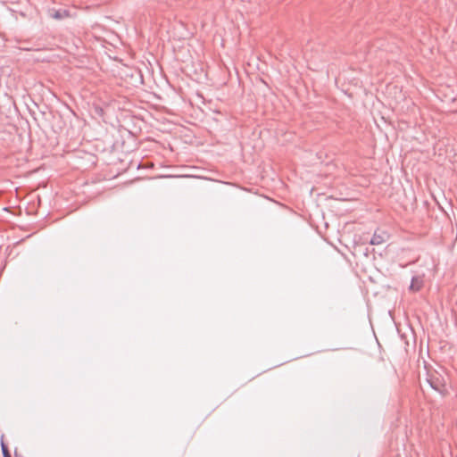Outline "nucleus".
I'll return each instance as SVG.
<instances>
[{
    "label": "nucleus",
    "mask_w": 457,
    "mask_h": 457,
    "mask_svg": "<svg viewBox=\"0 0 457 457\" xmlns=\"http://www.w3.org/2000/svg\"><path fill=\"white\" fill-rule=\"evenodd\" d=\"M387 235L386 232L380 231V232H375L373 237L370 239V244L373 245H382L386 241Z\"/></svg>",
    "instance_id": "1"
},
{
    "label": "nucleus",
    "mask_w": 457,
    "mask_h": 457,
    "mask_svg": "<svg viewBox=\"0 0 457 457\" xmlns=\"http://www.w3.org/2000/svg\"><path fill=\"white\" fill-rule=\"evenodd\" d=\"M422 287V281L420 278H413L410 286V289L417 292Z\"/></svg>",
    "instance_id": "2"
},
{
    "label": "nucleus",
    "mask_w": 457,
    "mask_h": 457,
    "mask_svg": "<svg viewBox=\"0 0 457 457\" xmlns=\"http://www.w3.org/2000/svg\"><path fill=\"white\" fill-rule=\"evenodd\" d=\"M2 450H3L4 457H11V454H10L7 447L4 444H2Z\"/></svg>",
    "instance_id": "3"
},
{
    "label": "nucleus",
    "mask_w": 457,
    "mask_h": 457,
    "mask_svg": "<svg viewBox=\"0 0 457 457\" xmlns=\"http://www.w3.org/2000/svg\"><path fill=\"white\" fill-rule=\"evenodd\" d=\"M55 18H60L61 15L59 14V12H56V14L54 15Z\"/></svg>",
    "instance_id": "4"
}]
</instances>
